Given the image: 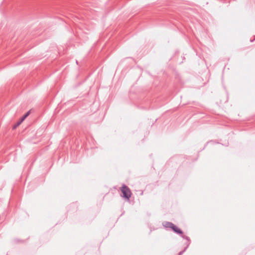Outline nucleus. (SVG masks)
Returning <instances> with one entry per match:
<instances>
[{"mask_svg": "<svg viewBox=\"0 0 255 255\" xmlns=\"http://www.w3.org/2000/svg\"><path fill=\"white\" fill-rule=\"evenodd\" d=\"M183 252H179V253L178 255H181L182 254Z\"/></svg>", "mask_w": 255, "mask_h": 255, "instance_id": "5", "label": "nucleus"}, {"mask_svg": "<svg viewBox=\"0 0 255 255\" xmlns=\"http://www.w3.org/2000/svg\"><path fill=\"white\" fill-rule=\"evenodd\" d=\"M163 226L167 229L170 228L175 233L180 235L183 237V232L182 231L178 228L176 226L170 222H164L162 223Z\"/></svg>", "mask_w": 255, "mask_h": 255, "instance_id": "1", "label": "nucleus"}, {"mask_svg": "<svg viewBox=\"0 0 255 255\" xmlns=\"http://www.w3.org/2000/svg\"><path fill=\"white\" fill-rule=\"evenodd\" d=\"M163 226L167 229L170 228L175 233L180 235L183 237V232L182 231L178 228L176 226L170 222H164L162 223Z\"/></svg>", "mask_w": 255, "mask_h": 255, "instance_id": "2", "label": "nucleus"}, {"mask_svg": "<svg viewBox=\"0 0 255 255\" xmlns=\"http://www.w3.org/2000/svg\"><path fill=\"white\" fill-rule=\"evenodd\" d=\"M30 113V111L27 112L20 119V121L18 122L16 125L14 126L13 128H15L16 127L20 125L21 123L29 115Z\"/></svg>", "mask_w": 255, "mask_h": 255, "instance_id": "4", "label": "nucleus"}, {"mask_svg": "<svg viewBox=\"0 0 255 255\" xmlns=\"http://www.w3.org/2000/svg\"><path fill=\"white\" fill-rule=\"evenodd\" d=\"M121 191L123 194L121 195L122 197L129 200L131 195V192L129 187L124 184L121 188Z\"/></svg>", "mask_w": 255, "mask_h": 255, "instance_id": "3", "label": "nucleus"}]
</instances>
